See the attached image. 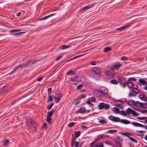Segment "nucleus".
Returning <instances> with one entry per match:
<instances>
[{"label": "nucleus", "instance_id": "obj_16", "mask_svg": "<svg viewBox=\"0 0 147 147\" xmlns=\"http://www.w3.org/2000/svg\"><path fill=\"white\" fill-rule=\"evenodd\" d=\"M85 108L84 107H81L79 109L78 111L77 112V113L79 112L80 113H84Z\"/></svg>", "mask_w": 147, "mask_h": 147}, {"label": "nucleus", "instance_id": "obj_51", "mask_svg": "<svg viewBox=\"0 0 147 147\" xmlns=\"http://www.w3.org/2000/svg\"><path fill=\"white\" fill-rule=\"evenodd\" d=\"M75 124V123L74 122H71L69 123L68 125V126L69 127H72L74 126Z\"/></svg>", "mask_w": 147, "mask_h": 147}, {"label": "nucleus", "instance_id": "obj_26", "mask_svg": "<svg viewBox=\"0 0 147 147\" xmlns=\"http://www.w3.org/2000/svg\"><path fill=\"white\" fill-rule=\"evenodd\" d=\"M95 147H104V144L102 143L101 144L100 142H98L95 144Z\"/></svg>", "mask_w": 147, "mask_h": 147}, {"label": "nucleus", "instance_id": "obj_38", "mask_svg": "<svg viewBox=\"0 0 147 147\" xmlns=\"http://www.w3.org/2000/svg\"><path fill=\"white\" fill-rule=\"evenodd\" d=\"M77 77H75L71 78V80L72 81H76V82H79L81 81V79H79V80H77Z\"/></svg>", "mask_w": 147, "mask_h": 147}, {"label": "nucleus", "instance_id": "obj_2", "mask_svg": "<svg viewBox=\"0 0 147 147\" xmlns=\"http://www.w3.org/2000/svg\"><path fill=\"white\" fill-rule=\"evenodd\" d=\"M95 94H100L101 96H105L108 94V90L106 87H100L99 88V90H95L94 91Z\"/></svg>", "mask_w": 147, "mask_h": 147}, {"label": "nucleus", "instance_id": "obj_3", "mask_svg": "<svg viewBox=\"0 0 147 147\" xmlns=\"http://www.w3.org/2000/svg\"><path fill=\"white\" fill-rule=\"evenodd\" d=\"M106 73L108 75L111 77H113L114 75V71L110 66H107L106 70Z\"/></svg>", "mask_w": 147, "mask_h": 147}, {"label": "nucleus", "instance_id": "obj_47", "mask_svg": "<svg viewBox=\"0 0 147 147\" xmlns=\"http://www.w3.org/2000/svg\"><path fill=\"white\" fill-rule=\"evenodd\" d=\"M74 74H75L74 73V71H68L67 73V75H70L71 76H72Z\"/></svg>", "mask_w": 147, "mask_h": 147}, {"label": "nucleus", "instance_id": "obj_56", "mask_svg": "<svg viewBox=\"0 0 147 147\" xmlns=\"http://www.w3.org/2000/svg\"><path fill=\"white\" fill-rule=\"evenodd\" d=\"M98 136L99 137V138H100V139L101 138H104L106 137V136L105 134H102L101 135H99Z\"/></svg>", "mask_w": 147, "mask_h": 147}, {"label": "nucleus", "instance_id": "obj_61", "mask_svg": "<svg viewBox=\"0 0 147 147\" xmlns=\"http://www.w3.org/2000/svg\"><path fill=\"white\" fill-rule=\"evenodd\" d=\"M57 95L58 97H59L60 96H61V97H62V96L61 95V93L60 92H59V93H58L57 94Z\"/></svg>", "mask_w": 147, "mask_h": 147}, {"label": "nucleus", "instance_id": "obj_46", "mask_svg": "<svg viewBox=\"0 0 147 147\" xmlns=\"http://www.w3.org/2000/svg\"><path fill=\"white\" fill-rule=\"evenodd\" d=\"M137 111H140L142 113H147V109L146 110H141V109H138Z\"/></svg>", "mask_w": 147, "mask_h": 147}, {"label": "nucleus", "instance_id": "obj_42", "mask_svg": "<svg viewBox=\"0 0 147 147\" xmlns=\"http://www.w3.org/2000/svg\"><path fill=\"white\" fill-rule=\"evenodd\" d=\"M9 141L8 140H5L3 142L4 146H6L8 145L9 144Z\"/></svg>", "mask_w": 147, "mask_h": 147}, {"label": "nucleus", "instance_id": "obj_19", "mask_svg": "<svg viewBox=\"0 0 147 147\" xmlns=\"http://www.w3.org/2000/svg\"><path fill=\"white\" fill-rule=\"evenodd\" d=\"M121 134H122L123 135L126 136L128 138H129L130 137H129V136H131L132 135V134L129 133L128 132H125V133H122Z\"/></svg>", "mask_w": 147, "mask_h": 147}, {"label": "nucleus", "instance_id": "obj_13", "mask_svg": "<svg viewBox=\"0 0 147 147\" xmlns=\"http://www.w3.org/2000/svg\"><path fill=\"white\" fill-rule=\"evenodd\" d=\"M21 31V30L20 29H13L9 31V32L11 34L15 36V34L17 33H15V32H19Z\"/></svg>", "mask_w": 147, "mask_h": 147}, {"label": "nucleus", "instance_id": "obj_10", "mask_svg": "<svg viewBox=\"0 0 147 147\" xmlns=\"http://www.w3.org/2000/svg\"><path fill=\"white\" fill-rule=\"evenodd\" d=\"M92 71L96 74H100L101 73L100 69L96 67H93L92 68Z\"/></svg>", "mask_w": 147, "mask_h": 147}, {"label": "nucleus", "instance_id": "obj_29", "mask_svg": "<svg viewBox=\"0 0 147 147\" xmlns=\"http://www.w3.org/2000/svg\"><path fill=\"white\" fill-rule=\"evenodd\" d=\"M119 114L121 115L124 116H126L127 114L126 111V112L123 110L121 111L119 113Z\"/></svg>", "mask_w": 147, "mask_h": 147}, {"label": "nucleus", "instance_id": "obj_9", "mask_svg": "<svg viewBox=\"0 0 147 147\" xmlns=\"http://www.w3.org/2000/svg\"><path fill=\"white\" fill-rule=\"evenodd\" d=\"M138 98L143 101H147V98L146 97V95L144 94H140L139 95Z\"/></svg>", "mask_w": 147, "mask_h": 147}, {"label": "nucleus", "instance_id": "obj_64", "mask_svg": "<svg viewBox=\"0 0 147 147\" xmlns=\"http://www.w3.org/2000/svg\"><path fill=\"white\" fill-rule=\"evenodd\" d=\"M43 78L42 77H40L38 79L37 81L39 82H40L42 80Z\"/></svg>", "mask_w": 147, "mask_h": 147}, {"label": "nucleus", "instance_id": "obj_5", "mask_svg": "<svg viewBox=\"0 0 147 147\" xmlns=\"http://www.w3.org/2000/svg\"><path fill=\"white\" fill-rule=\"evenodd\" d=\"M26 124L29 127L33 126L35 128L36 125V123L31 120L30 119H28V121H27Z\"/></svg>", "mask_w": 147, "mask_h": 147}, {"label": "nucleus", "instance_id": "obj_48", "mask_svg": "<svg viewBox=\"0 0 147 147\" xmlns=\"http://www.w3.org/2000/svg\"><path fill=\"white\" fill-rule=\"evenodd\" d=\"M54 103H51L48 107L47 109L49 110L51 109Z\"/></svg>", "mask_w": 147, "mask_h": 147}, {"label": "nucleus", "instance_id": "obj_53", "mask_svg": "<svg viewBox=\"0 0 147 147\" xmlns=\"http://www.w3.org/2000/svg\"><path fill=\"white\" fill-rule=\"evenodd\" d=\"M99 139H100V138H99V137L98 135V136L94 140L93 142H94L95 143L97 141H98L99 140Z\"/></svg>", "mask_w": 147, "mask_h": 147}, {"label": "nucleus", "instance_id": "obj_18", "mask_svg": "<svg viewBox=\"0 0 147 147\" xmlns=\"http://www.w3.org/2000/svg\"><path fill=\"white\" fill-rule=\"evenodd\" d=\"M120 122L123 123L127 124L131 123V122L128 120L126 119H122Z\"/></svg>", "mask_w": 147, "mask_h": 147}, {"label": "nucleus", "instance_id": "obj_12", "mask_svg": "<svg viewBox=\"0 0 147 147\" xmlns=\"http://www.w3.org/2000/svg\"><path fill=\"white\" fill-rule=\"evenodd\" d=\"M94 5V4H92L90 5H87L86 6L80 9L79 10V11H81L83 10H85L87 9H88L91 8L92 6H93Z\"/></svg>", "mask_w": 147, "mask_h": 147}, {"label": "nucleus", "instance_id": "obj_49", "mask_svg": "<svg viewBox=\"0 0 147 147\" xmlns=\"http://www.w3.org/2000/svg\"><path fill=\"white\" fill-rule=\"evenodd\" d=\"M121 59L122 60H127L128 59V57L125 56H123L121 57Z\"/></svg>", "mask_w": 147, "mask_h": 147}, {"label": "nucleus", "instance_id": "obj_1", "mask_svg": "<svg viewBox=\"0 0 147 147\" xmlns=\"http://www.w3.org/2000/svg\"><path fill=\"white\" fill-rule=\"evenodd\" d=\"M32 62V64L34 63V61H31ZM31 63V61L30 60H29L27 62L25 63H22L21 64H20L18 65L9 74L10 75H11L12 74L15 73L16 72L19 71L20 70L24 68L25 67H27L29 64H30Z\"/></svg>", "mask_w": 147, "mask_h": 147}, {"label": "nucleus", "instance_id": "obj_39", "mask_svg": "<svg viewBox=\"0 0 147 147\" xmlns=\"http://www.w3.org/2000/svg\"><path fill=\"white\" fill-rule=\"evenodd\" d=\"M111 82L114 84H117L118 83L117 81L116 80H111Z\"/></svg>", "mask_w": 147, "mask_h": 147}, {"label": "nucleus", "instance_id": "obj_58", "mask_svg": "<svg viewBox=\"0 0 147 147\" xmlns=\"http://www.w3.org/2000/svg\"><path fill=\"white\" fill-rule=\"evenodd\" d=\"M133 94L132 92H129L128 93V96L129 97H132L133 96Z\"/></svg>", "mask_w": 147, "mask_h": 147}, {"label": "nucleus", "instance_id": "obj_21", "mask_svg": "<svg viewBox=\"0 0 147 147\" xmlns=\"http://www.w3.org/2000/svg\"><path fill=\"white\" fill-rule=\"evenodd\" d=\"M130 26V25L122 26L120 28H117L116 29L119 31H122L124 30L126 28H127L128 27H129Z\"/></svg>", "mask_w": 147, "mask_h": 147}, {"label": "nucleus", "instance_id": "obj_20", "mask_svg": "<svg viewBox=\"0 0 147 147\" xmlns=\"http://www.w3.org/2000/svg\"><path fill=\"white\" fill-rule=\"evenodd\" d=\"M133 110L129 108H128L126 110L127 114L129 115L130 114H132Z\"/></svg>", "mask_w": 147, "mask_h": 147}, {"label": "nucleus", "instance_id": "obj_31", "mask_svg": "<svg viewBox=\"0 0 147 147\" xmlns=\"http://www.w3.org/2000/svg\"><path fill=\"white\" fill-rule=\"evenodd\" d=\"M142 102H140L138 101H136L134 103V105H133V106H141V103Z\"/></svg>", "mask_w": 147, "mask_h": 147}, {"label": "nucleus", "instance_id": "obj_41", "mask_svg": "<svg viewBox=\"0 0 147 147\" xmlns=\"http://www.w3.org/2000/svg\"><path fill=\"white\" fill-rule=\"evenodd\" d=\"M136 80L137 79L133 77L129 78L128 80V81L130 82H132V81H136Z\"/></svg>", "mask_w": 147, "mask_h": 147}, {"label": "nucleus", "instance_id": "obj_37", "mask_svg": "<svg viewBox=\"0 0 147 147\" xmlns=\"http://www.w3.org/2000/svg\"><path fill=\"white\" fill-rule=\"evenodd\" d=\"M111 50V49L110 47H106L104 49V51L105 52H107Z\"/></svg>", "mask_w": 147, "mask_h": 147}, {"label": "nucleus", "instance_id": "obj_63", "mask_svg": "<svg viewBox=\"0 0 147 147\" xmlns=\"http://www.w3.org/2000/svg\"><path fill=\"white\" fill-rule=\"evenodd\" d=\"M117 147H121V144L119 142H117L116 144Z\"/></svg>", "mask_w": 147, "mask_h": 147}, {"label": "nucleus", "instance_id": "obj_43", "mask_svg": "<svg viewBox=\"0 0 147 147\" xmlns=\"http://www.w3.org/2000/svg\"><path fill=\"white\" fill-rule=\"evenodd\" d=\"M98 122L99 123H100L102 124H105V123H107V122L104 119H102L100 120H99L98 121Z\"/></svg>", "mask_w": 147, "mask_h": 147}, {"label": "nucleus", "instance_id": "obj_36", "mask_svg": "<svg viewBox=\"0 0 147 147\" xmlns=\"http://www.w3.org/2000/svg\"><path fill=\"white\" fill-rule=\"evenodd\" d=\"M129 139L131 141L134 142L135 143H137L138 142V141L136 140L134 138L131 137H129Z\"/></svg>", "mask_w": 147, "mask_h": 147}, {"label": "nucleus", "instance_id": "obj_28", "mask_svg": "<svg viewBox=\"0 0 147 147\" xmlns=\"http://www.w3.org/2000/svg\"><path fill=\"white\" fill-rule=\"evenodd\" d=\"M75 138H76L79 137L80 136L81 133V132L80 131H75Z\"/></svg>", "mask_w": 147, "mask_h": 147}, {"label": "nucleus", "instance_id": "obj_17", "mask_svg": "<svg viewBox=\"0 0 147 147\" xmlns=\"http://www.w3.org/2000/svg\"><path fill=\"white\" fill-rule=\"evenodd\" d=\"M127 85L129 88H132L133 86V83L132 82L127 81Z\"/></svg>", "mask_w": 147, "mask_h": 147}, {"label": "nucleus", "instance_id": "obj_32", "mask_svg": "<svg viewBox=\"0 0 147 147\" xmlns=\"http://www.w3.org/2000/svg\"><path fill=\"white\" fill-rule=\"evenodd\" d=\"M113 118V121L114 122H119L120 121V119L118 117H114Z\"/></svg>", "mask_w": 147, "mask_h": 147}, {"label": "nucleus", "instance_id": "obj_62", "mask_svg": "<svg viewBox=\"0 0 147 147\" xmlns=\"http://www.w3.org/2000/svg\"><path fill=\"white\" fill-rule=\"evenodd\" d=\"M136 131L137 133H143L145 132V131H143V130H140V131L136 130Z\"/></svg>", "mask_w": 147, "mask_h": 147}, {"label": "nucleus", "instance_id": "obj_8", "mask_svg": "<svg viewBox=\"0 0 147 147\" xmlns=\"http://www.w3.org/2000/svg\"><path fill=\"white\" fill-rule=\"evenodd\" d=\"M121 66V64L120 63H115V65H113L112 67H111L113 70L114 71V70H118Z\"/></svg>", "mask_w": 147, "mask_h": 147}, {"label": "nucleus", "instance_id": "obj_50", "mask_svg": "<svg viewBox=\"0 0 147 147\" xmlns=\"http://www.w3.org/2000/svg\"><path fill=\"white\" fill-rule=\"evenodd\" d=\"M49 99L48 101L49 102H52L53 101V99L51 95H49Z\"/></svg>", "mask_w": 147, "mask_h": 147}, {"label": "nucleus", "instance_id": "obj_35", "mask_svg": "<svg viewBox=\"0 0 147 147\" xmlns=\"http://www.w3.org/2000/svg\"><path fill=\"white\" fill-rule=\"evenodd\" d=\"M132 90L136 94H138L139 93V90L138 88H136V89H132Z\"/></svg>", "mask_w": 147, "mask_h": 147}, {"label": "nucleus", "instance_id": "obj_15", "mask_svg": "<svg viewBox=\"0 0 147 147\" xmlns=\"http://www.w3.org/2000/svg\"><path fill=\"white\" fill-rule=\"evenodd\" d=\"M139 83H138L139 84H141L143 85H145L147 84V82H146V81L144 79H140L139 80Z\"/></svg>", "mask_w": 147, "mask_h": 147}, {"label": "nucleus", "instance_id": "obj_33", "mask_svg": "<svg viewBox=\"0 0 147 147\" xmlns=\"http://www.w3.org/2000/svg\"><path fill=\"white\" fill-rule=\"evenodd\" d=\"M117 130L116 129H110L108 131L107 133L112 134L117 132Z\"/></svg>", "mask_w": 147, "mask_h": 147}, {"label": "nucleus", "instance_id": "obj_54", "mask_svg": "<svg viewBox=\"0 0 147 147\" xmlns=\"http://www.w3.org/2000/svg\"><path fill=\"white\" fill-rule=\"evenodd\" d=\"M25 33V32H18V33H17L16 34H15V36H18V35H21V34H23L24 33Z\"/></svg>", "mask_w": 147, "mask_h": 147}, {"label": "nucleus", "instance_id": "obj_27", "mask_svg": "<svg viewBox=\"0 0 147 147\" xmlns=\"http://www.w3.org/2000/svg\"><path fill=\"white\" fill-rule=\"evenodd\" d=\"M135 101L134 100H129L128 101V104L130 106H133L134 105Z\"/></svg>", "mask_w": 147, "mask_h": 147}, {"label": "nucleus", "instance_id": "obj_40", "mask_svg": "<svg viewBox=\"0 0 147 147\" xmlns=\"http://www.w3.org/2000/svg\"><path fill=\"white\" fill-rule=\"evenodd\" d=\"M114 111H115L117 113H119L120 112L119 109L117 107H114Z\"/></svg>", "mask_w": 147, "mask_h": 147}, {"label": "nucleus", "instance_id": "obj_11", "mask_svg": "<svg viewBox=\"0 0 147 147\" xmlns=\"http://www.w3.org/2000/svg\"><path fill=\"white\" fill-rule=\"evenodd\" d=\"M115 102L114 105L118 107H120V106L123 103V101L120 100H116L115 101Z\"/></svg>", "mask_w": 147, "mask_h": 147}, {"label": "nucleus", "instance_id": "obj_14", "mask_svg": "<svg viewBox=\"0 0 147 147\" xmlns=\"http://www.w3.org/2000/svg\"><path fill=\"white\" fill-rule=\"evenodd\" d=\"M55 14V13H53V14H51L49 15L48 16H45L44 17H43L40 18V20H46V19H48L50 17L53 16Z\"/></svg>", "mask_w": 147, "mask_h": 147}, {"label": "nucleus", "instance_id": "obj_60", "mask_svg": "<svg viewBox=\"0 0 147 147\" xmlns=\"http://www.w3.org/2000/svg\"><path fill=\"white\" fill-rule=\"evenodd\" d=\"M47 127V125L46 123H45L43 124V128L46 129Z\"/></svg>", "mask_w": 147, "mask_h": 147}, {"label": "nucleus", "instance_id": "obj_23", "mask_svg": "<svg viewBox=\"0 0 147 147\" xmlns=\"http://www.w3.org/2000/svg\"><path fill=\"white\" fill-rule=\"evenodd\" d=\"M55 110L53 109L51 110L48 113V116L51 117L54 114Z\"/></svg>", "mask_w": 147, "mask_h": 147}, {"label": "nucleus", "instance_id": "obj_57", "mask_svg": "<svg viewBox=\"0 0 147 147\" xmlns=\"http://www.w3.org/2000/svg\"><path fill=\"white\" fill-rule=\"evenodd\" d=\"M114 117H114V116H109V117L108 118L109 120H111L113 121V119H114L113 118Z\"/></svg>", "mask_w": 147, "mask_h": 147}, {"label": "nucleus", "instance_id": "obj_25", "mask_svg": "<svg viewBox=\"0 0 147 147\" xmlns=\"http://www.w3.org/2000/svg\"><path fill=\"white\" fill-rule=\"evenodd\" d=\"M53 98L55 99V102L56 103L59 102L61 99V96L59 97H56L55 96H54Z\"/></svg>", "mask_w": 147, "mask_h": 147}, {"label": "nucleus", "instance_id": "obj_7", "mask_svg": "<svg viewBox=\"0 0 147 147\" xmlns=\"http://www.w3.org/2000/svg\"><path fill=\"white\" fill-rule=\"evenodd\" d=\"M131 124L135 126L144 127L146 129H147V126L146 125H144L141 124L136 122H133Z\"/></svg>", "mask_w": 147, "mask_h": 147}, {"label": "nucleus", "instance_id": "obj_30", "mask_svg": "<svg viewBox=\"0 0 147 147\" xmlns=\"http://www.w3.org/2000/svg\"><path fill=\"white\" fill-rule=\"evenodd\" d=\"M71 47L70 46H68L66 45H63L62 46L61 49L63 50L65 49Z\"/></svg>", "mask_w": 147, "mask_h": 147}, {"label": "nucleus", "instance_id": "obj_4", "mask_svg": "<svg viewBox=\"0 0 147 147\" xmlns=\"http://www.w3.org/2000/svg\"><path fill=\"white\" fill-rule=\"evenodd\" d=\"M110 107L109 105L103 102L99 103L98 106V108L100 110L103 109L107 110L109 109Z\"/></svg>", "mask_w": 147, "mask_h": 147}, {"label": "nucleus", "instance_id": "obj_55", "mask_svg": "<svg viewBox=\"0 0 147 147\" xmlns=\"http://www.w3.org/2000/svg\"><path fill=\"white\" fill-rule=\"evenodd\" d=\"M147 118V117H138L137 119L139 120H144L145 119H146Z\"/></svg>", "mask_w": 147, "mask_h": 147}, {"label": "nucleus", "instance_id": "obj_24", "mask_svg": "<svg viewBox=\"0 0 147 147\" xmlns=\"http://www.w3.org/2000/svg\"><path fill=\"white\" fill-rule=\"evenodd\" d=\"M46 121L48 122V124H50L52 122V119L51 117L47 116L46 119Z\"/></svg>", "mask_w": 147, "mask_h": 147}, {"label": "nucleus", "instance_id": "obj_6", "mask_svg": "<svg viewBox=\"0 0 147 147\" xmlns=\"http://www.w3.org/2000/svg\"><path fill=\"white\" fill-rule=\"evenodd\" d=\"M119 82L123 87H125L127 85V81L124 78H120L119 79Z\"/></svg>", "mask_w": 147, "mask_h": 147}, {"label": "nucleus", "instance_id": "obj_45", "mask_svg": "<svg viewBox=\"0 0 147 147\" xmlns=\"http://www.w3.org/2000/svg\"><path fill=\"white\" fill-rule=\"evenodd\" d=\"M134 116H137L139 115V114L133 110L132 114Z\"/></svg>", "mask_w": 147, "mask_h": 147}, {"label": "nucleus", "instance_id": "obj_44", "mask_svg": "<svg viewBox=\"0 0 147 147\" xmlns=\"http://www.w3.org/2000/svg\"><path fill=\"white\" fill-rule=\"evenodd\" d=\"M87 103L88 105H90L91 107L94 106V105L91 102V101L89 99L87 101Z\"/></svg>", "mask_w": 147, "mask_h": 147}, {"label": "nucleus", "instance_id": "obj_34", "mask_svg": "<svg viewBox=\"0 0 147 147\" xmlns=\"http://www.w3.org/2000/svg\"><path fill=\"white\" fill-rule=\"evenodd\" d=\"M141 106H142V108H147V103H143L142 102L141 103Z\"/></svg>", "mask_w": 147, "mask_h": 147}, {"label": "nucleus", "instance_id": "obj_52", "mask_svg": "<svg viewBox=\"0 0 147 147\" xmlns=\"http://www.w3.org/2000/svg\"><path fill=\"white\" fill-rule=\"evenodd\" d=\"M138 85L136 84H134L133 86L132 87V89H136V88H138Z\"/></svg>", "mask_w": 147, "mask_h": 147}, {"label": "nucleus", "instance_id": "obj_22", "mask_svg": "<svg viewBox=\"0 0 147 147\" xmlns=\"http://www.w3.org/2000/svg\"><path fill=\"white\" fill-rule=\"evenodd\" d=\"M76 140V138L74 139L73 138L72 139V140H73V144L75 146V147H78V146L79 144V143L78 141H75Z\"/></svg>", "mask_w": 147, "mask_h": 147}, {"label": "nucleus", "instance_id": "obj_59", "mask_svg": "<svg viewBox=\"0 0 147 147\" xmlns=\"http://www.w3.org/2000/svg\"><path fill=\"white\" fill-rule=\"evenodd\" d=\"M90 100L91 101H92L93 102H95L96 101L95 98L94 97H92L91 98Z\"/></svg>", "mask_w": 147, "mask_h": 147}]
</instances>
